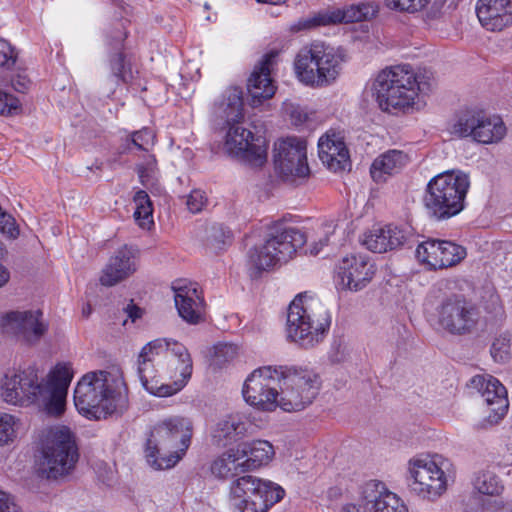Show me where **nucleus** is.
I'll return each instance as SVG.
<instances>
[{"label":"nucleus","mask_w":512,"mask_h":512,"mask_svg":"<svg viewBox=\"0 0 512 512\" xmlns=\"http://www.w3.org/2000/svg\"><path fill=\"white\" fill-rule=\"evenodd\" d=\"M127 37V33L124 29V24L119 22L113 28L111 33L107 36L108 45L115 50L109 58L110 69L112 74L122 82H129L132 78V70L129 65L125 62V57L122 52L123 42Z\"/></svg>","instance_id":"obj_31"},{"label":"nucleus","mask_w":512,"mask_h":512,"mask_svg":"<svg viewBox=\"0 0 512 512\" xmlns=\"http://www.w3.org/2000/svg\"><path fill=\"white\" fill-rule=\"evenodd\" d=\"M16 437V419L7 413H0V445H7Z\"/></svg>","instance_id":"obj_43"},{"label":"nucleus","mask_w":512,"mask_h":512,"mask_svg":"<svg viewBox=\"0 0 512 512\" xmlns=\"http://www.w3.org/2000/svg\"><path fill=\"white\" fill-rule=\"evenodd\" d=\"M426 311L430 320L452 335H464L472 332L479 319V309L460 294H450L439 298L429 297Z\"/></svg>","instance_id":"obj_12"},{"label":"nucleus","mask_w":512,"mask_h":512,"mask_svg":"<svg viewBox=\"0 0 512 512\" xmlns=\"http://www.w3.org/2000/svg\"><path fill=\"white\" fill-rule=\"evenodd\" d=\"M431 0H384L387 8L399 12L416 13L424 9Z\"/></svg>","instance_id":"obj_42"},{"label":"nucleus","mask_w":512,"mask_h":512,"mask_svg":"<svg viewBox=\"0 0 512 512\" xmlns=\"http://www.w3.org/2000/svg\"><path fill=\"white\" fill-rule=\"evenodd\" d=\"M154 341H163L167 346V349L163 350L161 354L167 362L164 375L167 378H177L184 387L190 379L193 370V363L188 349L183 344L171 339L159 338Z\"/></svg>","instance_id":"obj_25"},{"label":"nucleus","mask_w":512,"mask_h":512,"mask_svg":"<svg viewBox=\"0 0 512 512\" xmlns=\"http://www.w3.org/2000/svg\"><path fill=\"white\" fill-rule=\"evenodd\" d=\"M490 354L497 363H507L511 358L510 338L506 335L496 337L491 345Z\"/></svg>","instance_id":"obj_40"},{"label":"nucleus","mask_w":512,"mask_h":512,"mask_svg":"<svg viewBox=\"0 0 512 512\" xmlns=\"http://www.w3.org/2000/svg\"><path fill=\"white\" fill-rule=\"evenodd\" d=\"M408 231L395 226L373 227L364 234L362 243L372 252L384 253L403 246L409 239Z\"/></svg>","instance_id":"obj_27"},{"label":"nucleus","mask_w":512,"mask_h":512,"mask_svg":"<svg viewBox=\"0 0 512 512\" xmlns=\"http://www.w3.org/2000/svg\"><path fill=\"white\" fill-rule=\"evenodd\" d=\"M334 18L331 7L311 13L307 17H302L290 25L289 31L292 33L307 32L320 27L333 26Z\"/></svg>","instance_id":"obj_37"},{"label":"nucleus","mask_w":512,"mask_h":512,"mask_svg":"<svg viewBox=\"0 0 512 512\" xmlns=\"http://www.w3.org/2000/svg\"><path fill=\"white\" fill-rule=\"evenodd\" d=\"M280 408L286 412L300 411L310 405L320 389L318 375L307 368L282 366Z\"/></svg>","instance_id":"obj_14"},{"label":"nucleus","mask_w":512,"mask_h":512,"mask_svg":"<svg viewBox=\"0 0 512 512\" xmlns=\"http://www.w3.org/2000/svg\"><path fill=\"white\" fill-rule=\"evenodd\" d=\"M0 231L9 238L15 239L19 236V228L12 215L0 212Z\"/></svg>","instance_id":"obj_48"},{"label":"nucleus","mask_w":512,"mask_h":512,"mask_svg":"<svg viewBox=\"0 0 512 512\" xmlns=\"http://www.w3.org/2000/svg\"><path fill=\"white\" fill-rule=\"evenodd\" d=\"M417 259L432 269L454 266L466 256L464 247L450 241L427 240L417 246Z\"/></svg>","instance_id":"obj_20"},{"label":"nucleus","mask_w":512,"mask_h":512,"mask_svg":"<svg viewBox=\"0 0 512 512\" xmlns=\"http://www.w3.org/2000/svg\"><path fill=\"white\" fill-rule=\"evenodd\" d=\"M407 155L400 150H388L374 159L370 174L375 182H385L389 176L398 173L406 164Z\"/></svg>","instance_id":"obj_33"},{"label":"nucleus","mask_w":512,"mask_h":512,"mask_svg":"<svg viewBox=\"0 0 512 512\" xmlns=\"http://www.w3.org/2000/svg\"><path fill=\"white\" fill-rule=\"evenodd\" d=\"M137 173L142 185H153L158 173L155 156L147 155L144 162L137 165Z\"/></svg>","instance_id":"obj_41"},{"label":"nucleus","mask_w":512,"mask_h":512,"mask_svg":"<svg viewBox=\"0 0 512 512\" xmlns=\"http://www.w3.org/2000/svg\"><path fill=\"white\" fill-rule=\"evenodd\" d=\"M318 154L322 163L335 172L344 170L348 165V150L335 134H326L319 139Z\"/></svg>","instance_id":"obj_30"},{"label":"nucleus","mask_w":512,"mask_h":512,"mask_svg":"<svg viewBox=\"0 0 512 512\" xmlns=\"http://www.w3.org/2000/svg\"><path fill=\"white\" fill-rule=\"evenodd\" d=\"M212 474L220 479L232 477L228 503L232 512H267L285 496V490L270 480L244 474L238 452L228 451L215 459L211 465Z\"/></svg>","instance_id":"obj_2"},{"label":"nucleus","mask_w":512,"mask_h":512,"mask_svg":"<svg viewBox=\"0 0 512 512\" xmlns=\"http://www.w3.org/2000/svg\"><path fill=\"white\" fill-rule=\"evenodd\" d=\"M276 56L275 52L265 54L248 78L247 90L251 97L250 104L253 107L261 105L264 100L272 98L275 94L276 87L270 74Z\"/></svg>","instance_id":"obj_24"},{"label":"nucleus","mask_w":512,"mask_h":512,"mask_svg":"<svg viewBox=\"0 0 512 512\" xmlns=\"http://www.w3.org/2000/svg\"><path fill=\"white\" fill-rule=\"evenodd\" d=\"M127 402L121 377L103 370L83 375L74 390L75 407L88 419L100 420L120 414L126 409Z\"/></svg>","instance_id":"obj_3"},{"label":"nucleus","mask_w":512,"mask_h":512,"mask_svg":"<svg viewBox=\"0 0 512 512\" xmlns=\"http://www.w3.org/2000/svg\"><path fill=\"white\" fill-rule=\"evenodd\" d=\"M192 434L193 424L189 418L164 419L153 428L147 440V462L157 470L175 466L190 446Z\"/></svg>","instance_id":"obj_6"},{"label":"nucleus","mask_w":512,"mask_h":512,"mask_svg":"<svg viewBox=\"0 0 512 512\" xmlns=\"http://www.w3.org/2000/svg\"><path fill=\"white\" fill-rule=\"evenodd\" d=\"M91 311H92L91 306H90L89 304H87V305H86L85 307H83V309H82V315H83L84 317H88V316L91 314Z\"/></svg>","instance_id":"obj_60"},{"label":"nucleus","mask_w":512,"mask_h":512,"mask_svg":"<svg viewBox=\"0 0 512 512\" xmlns=\"http://www.w3.org/2000/svg\"><path fill=\"white\" fill-rule=\"evenodd\" d=\"M0 512H22L13 495L0 490Z\"/></svg>","instance_id":"obj_51"},{"label":"nucleus","mask_w":512,"mask_h":512,"mask_svg":"<svg viewBox=\"0 0 512 512\" xmlns=\"http://www.w3.org/2000/svg\"><path fill=\"white\" fill-rule=\"evenodd\" d=\"M343 512H373L371 504L365 499V487L362 491V496L357 503H349L342 509Z\"/></svg>","instance_id":"obj_53"},{"label":"nucleus","mask_w":512,"mask_h":512,"mask_svg":"<svg viewBox=\"0 0 512 512\" xmlns=\"http://www.w3.org/2000/svg\"><path fill=\"white\" fill-rule=\"evenodd\" d=\"M42 312L11 311L1 318V327L5 333L16 336L27 343L37 342L46 332L47 325L41 320Z\"/></svg>","instance_id":"obj_21"},{"label":"nucleus","mask_w":512,"mask_h":512,"mask_svg":"<svg viewBox=\"0 0 512 512\" xmlns=\"http://www.w3.org/2000/svg\"><path fill=\"white\" fill-rule=\"evenodd\" d=\"M282 366H262L253 370L246 378L242 394L244 400L261 411L271 412L280 407V386L283 378Z\"/></svg>","instance_id":"obj_15"},{"label":"nucleus","mask_w":512,"mask_h":512,"mask_svg":"<svg viewBox=\"0 0 512 512\" xmlns=\"http://www.w3.org/2000/svg\"><path fill=\"white\" fill-rule=\"evenodd\" d=\"M331 324L326 307L317 299L299 294L287 313V337L305 349L323 341Z\"/></svg>","instance_id":"obj_8"},{"label":"nucleus","mask_w":512,"mask_h":512,"mask_svg":"<svg viewBox=\"0 0 512 512\" xmlns=\"http://www.w3.org/2000/svg\"><path fill=\"white\" fill-rule=\"evenodd\" d=\"M133 201L136 205L135 220L140 227L149 228L153 224V206L149 195L144 190H139L135 193Z\"/></svg>","instance_id":"obj_38"},{"label":"nucleus","mask_w":512,"mask_h":512,"mask_svg":"<svg viewBox=\"0 0 512 512\" xmlns=\"http://www.w3.org/2000/svg\"><path fill=\"white\" fill-rule=\"evenodd\" d=\"M364 487L365 499L371 504L373 512H408L404 501L382 482L370 481Z\"/></svg>","instance_id":"obj_28"},{"label":"nucleus","mask_w":512,"mask_h":512,"mask_svg":"<svg viewBox=\"0 0 512 512\" xmlns=\"http://www.w3.org/2000/svg\"><path fill=\"white\" fill-rule=\"evenodd\" d=\"M481 111L465 109L458 112L449 125V132L459 138L471 137L475 133L476 125L479 123Z\"/></svg>","instance_id":"obj_36"},{"label":"nucleus","mask_w":512,"mask_h":512,"mask_svg":"<svg viewBox=\"0 0 512 512\" xmlns=\"http://www.w3.org/2000/svg\"><path fill=\"white\" fill-rule=\"evenodd\" d=\"M469 187V177L461 171H446L433 177L423 198L428 216L442 221L458 215L465 207Z\"/></svg>","instance_id":"obj_9"},{"label":"nucleus","mask_w":512,"mask_h":512,"mask_svg":"<svg viewBox=\"0 0 512 512\" xmlns=\"http://www.w3.org/2000/svg\"><path fill=\"white\" fill-rule=\"evenodd\" d=\"M331 9L335 25L368 21L376 17L379 12V6L373 1H363L343 8L331 7Z\"/></svg>","instance_id":"obj_34"},{"label":"nucleus","mask_w":512,"mask_h":512,"mask_svg":"<svg viewBox=\"0 0 512 512\" xmlns=\"http://www.w3.org/2000/svg\"><path fill=\"white\" fill-rule=\"evenodd\" d=\"M411 490L424 499H436L447 489L452 463L441 455L418 456L408 463Z\"/></svg>","instance_id":"obj_13"},{"label":"nucleus","mask_w":512,"mask_h":512,"mask_svg":"<svg viewBox=\"0 0 512 512\" xmlns=\"http://www.w3.org/2000/svg\"><path fill=\"white\" fill-rule=\"evenodd\" d=\"M167 349L163 341H150L140 351L138 356L137 373L143 387L157 397H169L183 389L177 378H169L171 383L160 381L158 370L155 369L154 360Z\"/></svg>","instance_id":"obj_16"},{"label":"nucleus","mask_w":512,"mask_h":512,"mask_svg":"<svg viewBox=\"0 0 512 512\" xmlns=\"http://www.w3.org/2000/svg\"><path fill=\"white\" fill-rule=\"evenodd\" d=\"M489 501L491 500L479 495H473L467 501L464 512H486V506L489 504Z\"/></svg>","instance_id":"obj_52"},{"label":"nucleus","mask_w":512,"mask_h":512,"mask_svg":"<svg viewBox=\"0 0 512 512\" xmlns=\"http://www.w3.org/2000/svg\"><path fill=\"white\" fill-rule=\"evenodd\" d=\"M258 3L271 4V5H283L287 0H256Z\"/></svg>","instance_id":"obj_59"},{"label":"nucleus","mask_w":512,"mask_h":512,"mask_svg":"<svg viewBox=\"0 0 512 512\" xmlns=\"http://www.w3.org/2000/svg\"><path fill=\"white\" fill-rule=\"evenodd\" d=\"M248 430V423L239 414H231L219 420L212 430L214 444L226 447L242 437Z\"/></svg>","instance_id":"obj_32"},{"label":"nucleus","mask_w":512,"mask_h":512,"mask_svg":"<svg viewBox=\"0 0 512 512\" xmlns=\"http://www.w3.org/2000/svg\"><path fill=\"white\" fill-rule=\"evenodd\" d=\"M469 387L481 394L488 409L487 422L496 424L507 413L509 402L506 388L491 375H476L470 379Z\"/></svg>","instance_id":"obj_19"},{"label":"nucleus","mask_w":512,"mask_h":512,"mask_svg":"<svg viewBox=\"0 0 512 512\" xmlns=\"http://www.w3.org/2000/svg\"><path fill=\"white\" fill-rule=\"evenodd\" d=\"M37 474L47 480H58L76 468L80 454L75 434L70 428L56 425L42 432Z\"/></svg>","instance_id":"obj_7"},{"label":"nucleus","mask_w":512,"mask_h":512,"mask_svg":"<svg viewBox=\"0 0 512 512\" xmlns=\"http://www.w3.org/2000/svg\"><path fill=\"white\" fill-rule=\"evenodd\" d=\"M215 115L229 126L224 148L234 157L251 166L260 167L267 160V145L262 137L237 125L243 119V92L239 87H229L214 105Z\"/></svg>","instance_id":"obj_5"},{"label":"nucleus","mask_w":512,"mask_h":512,"mask_svg":"<svg viewBox=\"0 0 512 512\" xmlns=\"http://www.w3.org/2000/svg\"><path fill=\"white\" fill-rule=\"evenodd\" d=\"M329 237L325 235L323 238L319 239L318 242L314 243L310 248V253L312 255H318L324 246L328 244Z\"/></svg>","instance_id":"obj_57"},{"label":"nucleus","mask_w":512,"mask_h":512,"mask_svg":"<svg viewBox=\"0 0 512 512\" xmlns=\"http://www.w3.org/2000/svg\"><path fill=\"white\" fill-rule=\"evenodd\" d=\"M486 512H512V505L489 501V504L486 506Z\"/></svg>","instance_id":"obj_55"},{"label":"nucleus","mask_w":512,"mask_h":512,"mask_svg":"<svg viewBox=\"0 0 512 512\" xmlns=\"http://www.w3.org/2000/svg\"><path fill=\"white\" fill-rule=\"evenodd\" d=\"M374 263L366 255L351 253L339 259L335 266L336 287L342 291L358 292L372 281Z\"/></svg>","instance_id":"obj_17"},{"label":"nucleus","mask_w":512,"mask_h":512,"mask_svg":"<svg viewBox=\"0 0 512 512\" xmlns=\"http://www.w3.org/2000/svg\"><path fill=\"white\" fill-rule=\"evenodd\" d=\"M434 85L429 71L416 73L408 64L383 69L373 87L379 107L388 113L406 112L415 104L419 94H427Z\"/></svg>","instance_id":"obj_4"},{"label":"nucleus","mask_w":512,"mask_h":512,"mask_svg":"<svg viewBox=\"0 0 512 512\" xmlns=\"http://www.w3.org/2000/svg\"><path fill=\"white\" fill-rule=\"evenodd\" d=\"M476 14L488 31H502L512 25V0H478Z\"/></svg>","instance_id":"obj_26"},{"label":"nucleus","mask_w":512,"mask_h":512,"mask_svg":"<svg viewBox=\"0 0 512 512\" xmlns=\"http://www.w3.org/2000/svg\"><path fill=\"white\" fill-rule=\"evenodd\" d=\"M344 61L342 53L321 41L303 46L296 54L294 70L300 82L312 87L333 83Z\"/></svg>","instance_id":"obj_11"},{"label":"nucleus","mask_w":512,"mask_h":512,"mask_svg":"<svg viewBox=\"0 0 512 512\" xmlns=\"http://www.w3.org/2000/svg\"><path fill=\"white\" fill-rule=\"evenodd\" d=\"M306 241L300 229L283 222L274 223L268 228L264 244L249 251L251 277H258L279 262L289 261Z\"/></svg>","instance_id":"obj_10"},{"label":"nucleus","mask_w":512,"mask_h":512,"mask_svg":"<svg viewBox=\"0 0 512 512\" xmlns=\"http://www.w3.org/2000/svg\"><path fill=\"white\" fill-rule=\"evenodd\" d=\"M73 371L67 364H59L44 381L39 380L35 368L5 374L1 383V397L11 405L28 406L36 403L48 414L58 416L66 406L68 387Z\"/></svg>","instance_id":"obj_1"},{"label":"nucleus","mask_w":512,"mask_h":512,"mask_svg":"<svg viewBox=\"0 0 512 512\" xmlns=\"http://www.w3.org/2000/svg\"><path fill=\"white\" fill-rule=\"evenodd\" d=\"M20 109L19 100L0 90V114L1 115H12Z\"/></svg>","instance_id":"obj_49"},{"label":"nucleus","mask_w":512,"mask_h":512,"mask_svg":"<svg viewBox=\"0 0 512 512\" xmlns=\"http://www.w3.org/2000/svg\"><path fill=\"white\" fill-rule=\"evenodd\" d=\"M232 239V232L222 224H214L210 228L209 240L216 248L230 243Z\"/></svg>","instance_id":"obj_45"},{"label":"nucleus","mask_w":512,"mask_h":512,"mask_svg":"<svg viewBox=\"0 0 512 512\" xmlns=\"http://www.w3.org/2000/svg\"><path fill=\"white\" fill-rule=\"evenodd\" d=\"M14 48L4 39H0V66L10 68L16 62Z\"/></svg>","instance_id":"obj_50"},{"label":"nucleus","mask_w":512,"mask_h":512,"mask_svg":"<svg viewBox=\"0 0 512 512\" xmlns=\"http://www.w3.org/2000/svg\"><path fill=\"white\" fill-rule=\"evenodd\" d=\"M28 83L29 81L26 79V77L20 75L12 80L13 88L20 93H24L28 89Z\"/></svg>","instance_id":"obj_56"},{"label":"nucleus","mask_w":512,"mask_h":512,"mask_svg":"<svg viewBox=\"0 0 512 512\" xmlns=\"http://www.w3.org/2000/svg\"><path fill=\"white\" fill-rule=\"evenodd\" d=\"M445 2H446V0H435L434 6L439 8V7L443 6Z\"/></svg>","instance_id":"obj_61"},{"label":"nucleus","mask_w":512,"mask_h":512,"mask_svg":"<svg viewBox=\"0 0 512 512\" xmlns=\"http://www.w3.org/2000/svg\"><path fill=\"white\" fill-rule=\"evenodd\" d=\"M274 164L284 179L304 178L309 174L306 141L288 137L275 143Z\"/></svg>","instance_id":"obj_18"},{"label":"nucleus","mask_w":512,"mask_h":512,"mask_svg":"<svg viewBox=\"0 0 512 512\" xmlns=\"http://www.w3.org/2000/svg\"><path fill=\"white\" fill-rule=\"evenodd\" d=\"M237 452L246 472L267 465L275 455L273 445L267 440L242 442L238 445Z\"/></svg>","instance_id":"obj_29"},{"label":"nucleus","mask_w":512,"mask_h":512,"mask_svg":"<svg viewBox=\"0 0 512 512\" xmlns=\"http://www.w3.org/2000/svg\"><path fill=\"white\" fill-rule=\"evenodd\" d=\"M172 289L179 316L190 324L199 323L204 313V299L198 285L186 280H178L173 283Z\"/></svg>","instance_id":"obj_23"},{"label":"nucleus","mask_w":512,"mask_h":512,"mask_svg":"<svg viewBox=\"0 0 512 512\" xmlns=\"http://www.w3.org/2000/svg\"><path fill=\"white\" fill-rule=\"evenodd\" d=\"M155 135L149 128H143L132 134V143L140 150L147 151L154 144Z\"/></svg>","instance_id":"obj_46"},{"label":"nucleus","mask_w":512,"mask_h":512,"mask_svg":"<svg viewBox=\"0 0 512 512\" xmlns=\"http://www.w3.org/2000/svg\"><path fill=\"white\" fill-rule=\"evenodd\" d=\"M238 354V347L232 343H221L214 347V360L217 365L232 361Z\"/></svg>","instance_id":"obj_44"},{"label":"nucleus","mask_w":512,"mask_h":512,"mask_svg":"<svg viewBox=\"0 0 512 512\" xmlns=\"http://www.w3.org/2000/svg\"><path fill=\"white\" fill-rule=\"evenodd\" d=\"M207 203V198L202 190L195 189L187 196L186 205L190 212L199 213Z\"/></svg>","instance_id":"obj_47"},{"label":"nucleus","mask_w":512,"mask_h":512,"mask_svg":"<svg viewBox=\"0 0 512 512\" xmlns=\"http://www.w3.org/2000/svg\"><path fill=\"white\" fill-rule=\"evenodd\" d=\"M474 489L482 495L493 496L501 492L498 478L491 472H480L473 481Z\"/></svg>","instance_id":"obj_39"},{"label":"nucleus","mask_w":512,"mask_h":512,"mask_svg":"<svg viewBox=\"0 0 512 512\" xmlns=\"http://www.w3.org/2000/svg\"><path fill=\"white\" fill-rule=\"evenodd\" d=\"M9 277L7 269L0 264V288L8 282Z\"/></svg>","instance_id":"obj_58"},{"label":"nucleus","mask_w":512,"mask_h":512,"mask_svg":"<svg viewBox=\"0 0 512 512\" xmlns=\"http://www.w3.org/2000/svg\"><path fill=\"white\" fill-rule=\"evenodd\" d=\"M506 133L504 123L500 118L487 117L480 113L479 123L476 125L473 140L483 144H489L501 140Z\"/></svg>","instance_id":"obj_35"},{"label":"nucleus","mask_w":512,"mask_h":512,"mask_svg":"<svg viewBox=\"0 0 512 512\" xmlns=\"http://www.w3.org/2000/svg\"><path fill=\"white\" fill-rule=\"evenodd\" d=\"M124 311L127 314V317L132 320V322H135L142 316V310L136 306L133 301H130V303L124 307Z\"/></svg>","instance_id":"obj_54"},{"label":"nucleus","mask_w":512,"mask_h":512,"mask_svg":"<svg viewBox=\"0 0 512 512\" xmlns=\"http://www.w3.org/2000/svg\"><path fill=\"white\" fill-rule=\"evenodd\" d=\"M138 249L123 245L109 258L99 278L101 285L112 287L133 275L137 270Z\"/></svg>","instance_id":"obj_22"}]
</instances>
